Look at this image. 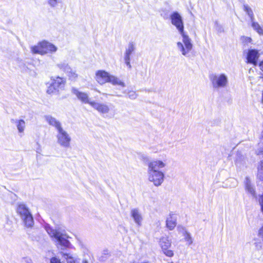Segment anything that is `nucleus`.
<instances>
[{
    "label": "nucleus",
    "mask_w": 263,
    "mask_h": 263,
    "mask_svg": "<svg viewBox=\"0 0 263 263\" xmlns=\"http://www.w3.org/2000/svg\"><path fill=\"white\" fill-rule=\"evenodd\" d=\"M166 163L160 160H153L147 164L148 180L155 186H160L163 182L164 174L161 170L166 166Z\"/></svg>",
    "instance_id": "nucleus-1"
},
{
    "label": "nucleus",
    "mask_w": 263,
    "mask_h": 263,
    "mask_svg": "<svg viewBox=\"0 0 263 263\" xmlns=\"http://www.w3.org/2000/svg\"><path fill=\"white\" fill-rule=\"evenodd\" d=\"M17 213L20 216L25 227L31 228L34 225V220L29 208L24 204H18Z\"/></svg>",
    "instance_id": "nucleus-2"
},
{
    "label": "nucleus",
    "mask_w": 263,
    "mask_h": 263,
    "mask_svg": "<svg viewBox=\"0 0 263 263\" xmlns=\"http://www.w3.org/2000/svg\"><path fill=\"white\" fill-rule=\"evenodd\" d=\"M58 50V47L46 41L39 43L36 45L31 47V51L34 54L45 55L47 53H54Z\"/></svg>",
    "instance_id": "nucleus-3"
},
{
    "label": "nucleus",
    "mask_w": 263,
    "mask_h": 263,
    "mask_svg": "<svg viewBox=\"0 0 263 263\" xmlns=\"http://www.w3.org/2000/svg\"><path fill=\"white\" fill-rule=\"evenodd\" d=\"M210 80L213 88L219 89L227 87L229 84V78L224 73H214L210 75Z\"/></svg>",
    "instance_id": "nucleus-4"
},
{
    "label": "nucleus",
    "mask_w": 263,
    "mask_h": 263,
    "mask_svg": "<svg viewBox=\"0 0 263 263\" xmlns=\"http://www.w3.org/2000/svg\"><path fill=\"white\" fill-rule=\"evenodd\" d=\"M45 228L49 236L57 240L58 242L57 245H60L64 248L69 247L70 243L67 239L66 235L61 233L56 230L53 229L49 225H46Z\"/></svg>",
    "instance_id": "nucleus-5"
},
{
    "label": "nucleus",
    "mask_w": 263,
    "mask_h": 263,
    "mask_svg": "<svg viewBox=\"0 0 263 263\" xmlns=\"http://www.w3.org/2000/svg\"><path fill=\"white\" fill-rule=\"evenodd\" d=\"M182 42H178L176 44L177 48L180 52L186 57H189V53L193 49V44L191 39L185 33L181 34Z\"/></svg>",
    "instance_id": "nucleus-6"
},
{
    "label": "nucleus",
    "mask_w": 263,
    "mask_h": 263,
    "mask_svg": "<svg viewBox=\"0 0 263 263\" xmlns=\"http://www.w3.org/2000/svg\"><path fill=\"white\" fill-rule=\"evenodd\" d=\"M56 138L58 144L64 148L70 147L71 137L63 128L57 132Z\"/></svg>",
    "instance_id": "nucleus-7"
},
{
    "label": "nucleus",
    "mask_w": 263,
    "mask_h": 263,
    "mask_svg": "<svg viewBox=\"0 0 263 263\" xmlns=\"http://www.w3.org/2000/svg\"><path fill=\"white\" fill-rule=\"evenodd\" d=\"M159 244L163 253L166 256L171 257L174 256V252L171 249L172 241L168 237H161L159 241Z\"/></svg>",
    "instance_id": "nucleus-8"
},
{
    "label": "nucleus",
    "mask_w": 263,
    "mask_h": 263,
    "mask_svg": "<svg viewBox=\"0 0 263 263\" xmlns=\"http://www.w3.org/2000/svg\"><path fill=\"white\" fill-rule=\"evenodd\" d=\"M172 24L175 26L179 33L181 34L184 32V25L181 16L178 12H174L170 15Z\"/></svg>",
    "instance_id": "nucleus-9"
},
{
    "label": "nucleus",
    "mask_w": 263,
    "mask_h": 263,
    "mask_svg": "<svg viewBox=\"0 0 263 263\" xmlns=\"http://www.w3.org/2000/svg\"><path fill=\"white\" fill-rule=\"evenodd\" d=\"M71 93L82 103L90 105V103L92 102V101H90L89 96L87 93L81 91L77 88L72 87Z\"/></svg>",
    "instance_id": "nucleus-10"
},
{
    "label": "nucleus",
    "mask_w": 263,
    "mask_h": 263,
    "mask_svg": "<svg viewBox=\"0 0 263 263\" xmlns=\"http://www.w3.org/2000/svg\"><path fill=\"white\" fill-rule=\"evenodd\" d=\"M90 105L101 114H107L110 110L108 105L106 103H99L92 101V102L90 103Z\"/></svg>",
    "instance_id": "nucleus-11"
},
{
    "label": "nucleus",
    "mask_w": 263,
    "mask_h": 263,
    "mask_svg": "<svg viewBox=\"0 0 263 263\" xmlns=\"http://www.w3.org/2000/svg\"><path fill=\"white\" fill-rule=\"evenodd\" d=\"M110 74L104 70H98L96 73L95 79L100 85L108 83Z\"/></svg>",
    "instance_id": "nucleus-12"
},
{
    "label": "nucleus",
    "mask_w": 263,
    "mask_h": 263,
    "mask_svg": "<svg viewBox=\"0 0 263 263\" xmlns=\"http://www.w3.org/2000/svg\"><path fill=\"white\" fill-rule=\"evenodd\" d=\"M259 56V54L257 50L255 49L249 50L247 57L248 63L256 65Z\"/></svg>",
    "instance_id": "nucleus-13"
},
{
    "label": "nucleus",
    "mask_w": 263,
    "mask_h": 263,
    "mask_svg": "<svg viewBox=\"0 0 263 263\" xmlns=\"http://www.w3.org/2000/svg\"><path fill=\"white\" fill-rule=\"evenodd\" d=\"M177 215L176 214L171 213L166 219V227L170 230H173L177 225Z\"/></svg>",
    "instance_id": "nucleus-14"
},
{
    "label": "nucleus",
    "mask_w": 263,
    "mask_h": 263,
    "mask_svg": "<svg viewBox=\"0 0 263 263\" xmlns=\"http://www.w3.org/2000/svg\"><path fill=\"white\" fill-rule=\"evenodd\" d=\"M46 122L51 126L54 127L56 130L59 131L61 129L63 128L61 122L58 120L56 118L50 116H46L45 117Z\"/></svg>",
    "instance_id": "nucleus-15"
},
{
    "label": "nucleus",
    "mask_w": 263,
    "mask_h": 263,
    "mask_svg": "<svg viewBox=\"0 0 263 263\" xmlns=\"http://www.w3.org/2000/svg\"><path fill=\"white\" fill-rule=\"evenodd\" d=\"M61 254L62 255L64 259L66 260L67 263H88V261L86 260L83 259L81 261L80 259L77 258L72 254L64 253L63 252H61Z\"/></svg>",
    "instance_id": "nucleus-16"
},
{
    "label": "nucleus",
    "mask_w": 263,
    "mask_h": 263,
    "mask_svg": "<svg viewBox=\"0 0 263 263\" xmlns=\"http://www.w3.org/2000/svg\"><path fill=\"white\" fill-rule=\"evenodd\" d=\"M51 80L52 81V84L59 91L60 89H62L64 87L66 81L64 78L59 77L55 78L52 77Z\"/></svg>",
    "instance_id": "nucleus-17"
},
{
    "label": "nucleus",
    "mask_w": 263,
    "mask_h": 263,
    "mask_svg": "<svg viewBox=\"0 0 263 263\" xmlns=\"http://www.w3.org/2000/svg\"><path fill=\"white\" fill-rule=\"evenodd\" d=\"M130 214L135 223L138 226H141L142 221V217L139 211L137 209H132L130 212Z\"/></svg>",
    "instance_id": "nucleus-18"
},
{
    "label": "nucleus",
    "mask_w": 263,
    "mask_h": 263,
    "mask_svg": "<svg viewBox=\"0 0 263 263\" xmlns=\"http://www.w3.org/2000/svg\"><path fill=\"white\" fill-rule=\"evenodd\" d=\"M245 186L246 190L247 191L250 193L253 197L256 198V195L255 193V189L253 185L252 184L251 181L250 179L247 177L245 180Z\"/></svg>",
    "instance_id": "nucleus-19"
},
{
    "label": "nucleus",
    "mask_w": 263,
    "mask_h": 263,
    "mask_svg": "<svg viewBox=\"0 0 263 263\" xmlns=\"http://www.w3.org/2000/svg\"><path fill=\"white\" fill-rule=\"evenodd\" d=\"M12 122H13L18 130V132L20 134H22L24 133L25 127H26V123L23 120H12Z\"/></svg>",
    "instance_id": "nucleus-20"
},
{
    "label": "nucleus",
    "mask_w": 263,
    "mask_h": 263,
    "mask_svg": "<svg viewBox=\"0 0 263 263\" xmlns=\"http://www.w3.org/2000/svg\"><path fill=\"white\" fill-rule=\"evenodd\" d=\"M108 83H111L112 85H119L124 87L125 86V83L121 80L119 78L110 74Z\"/></svg>",
    "instance_id": "nucleus-21"
},
{
    "label": "nucleus",
    "mask_w": 263,
    "mask_h": 263,
    "mask_svg": "<svg viewBox=\"0 0 263 263\" xmlns=\"http://www.w3.org/2000/svg\"><path fill=\"white\" fill-rule=\"evenodd\" d=\"M251 22V26L259 35H263V28L255 20Z\"/></svg>",
    "instance_id": "nucleus-22"
},
{
    "label": "nucleus",
    "mask_w": 263,
    "mask_h": 263,
    "mask_svg": "<svg viewBox=\"0 0 263 263\" xmlns=\"http://www.w3.org/2000/svg\"><path fill=\"white\" fill-rule=\"evenodd\" d=\"M66 73L67 76L69 78V79L72 81H75L78 78V74L76 73V71L75 70L72 69L71 67L69 70H68Z\"/></svg>",
    "instance_id": "nucleus-23"
},
{
    "label": "nucleus",
    "mask_w": 263,
    "mask_h": 263,
    "mask_svg": "<svg viewBox=\"0 0 263 263\" xmlns=\"http://www.w3.org/2000/svg\"><path fill=\"white\" fill-rule=\"evenodd\" d=\"M135 50V46L133 43H129L125 53V57L130 58V55Z\"/></svg>",
    "instance_id": "nucleus-24"
},
{
    "label": "nucleus",
    "mask_w": 263,
    "mask_h": 263,
    "mask_svg": "<svg viewBox=\"0 0 263 263\" xmlns=\"http://www.w3.org/2000/svg\"><path fill=\"white\" fill-rule=\"evenodd\" d=\"M243 8L245 12L250 17L251 22L254 21L255 18L252 9L248 5H244Z\"/></svg>",
    "instance_id": "nucleus-25"
},
{
    "label": "nucleus",
    "mask_w": 263,
    "mask_h": 263,
    "mask_svg": "<svg viewBox=\"0 0 263 263\" xmlns=\"http://www.w3.org/2000/svg\"><path fill=\"white\" fill-rule=\"evenodd\" d=\"M57 66L61 70L66 72L68 70L70 69V67L66 62H62L58 63Z\"/></svg>",
    "instance_id": "nucleus-26"
},
{
    "label": "nucleus",
    "mask_w": 263,
    "mask_h": 263,
    "mask_svg": "<svg viewBox=\"0 0 263 263\" xmlns=\"http://www.w3.org/2000/svg\"><path fill=\"white\" fill-rule=\"evenodd\" d=\"M183 236L185 241H186L187 244L188 245H191L193 243V238L189 232H188L186 231H185V232L183 233Z\"/></svg>",
    "instance_id": "nucleus-27"
},
{
    "label": "nucleus",
    "mask_w": 263,
    "mask_h": 263,
    "mask_svg": "<svg viewBox=\"0 0 263 263\" xmlns=\"http://www.w3.org/2000/svg\"><path fill=\"white\" fill-rule=\"evenodd\" d=\"M257 178L261 181H263V160L258 168Z\"/></svg>",
    "instance_id": "nucleus-28"
},
{
    "label": "nucleus",
    "mask_w": 263,
    "mask_h": 263,
    "mask_svg": "<svg viewBox=\"0 0 263 263\" xmlns=\"http://www.w3.org/2000/svg\"><path fill=\"white\" fill-rule=\"evenodd\" d=\"M59 91L57 88L51 83L47 89V93L48 94H52Z\"/></svg>",
    "instance_id": "nucleus-29"
},
{
    "label": "nucleus",
    "mask_w": 263,
    "mask_h": 263,
    "mask_svg": "<svg viewBox=\"0 0 263 263\" xmlns=\"http://www.w3.org/2000/svg\"><path fill=\"white\" fill-rule=\"evenodd\" d=\"M127 96L129 98H130V99H132V100L135 99L137 97V95L136 92L135 91H132V90L129 91L128 92Z\"/></svg>",
    "instance_id": "nucleus-30"
},
{
    "label": "nucleus",
    "mask_w": 263,
    "mask_h": 263,
    "mask_svg": "<svg viewBox=\"0 0 263 263\" xmlns=\"http://www.w3.org/2000/svg\"><path fill=\"white\" fill-rule=\"evenodd\" d=\"M59 2L60 0H47L48 4L52 7H55Z\"/></svg>",
    "instance_id": "nucleus-31"
},
{
    "label": "nucleus",
    "mask_w": 263,
    "mask_h": 263,
    "mask_svg": "<svg viewBox=\"0 0 263 263\" xmlns=\"http://www.w3.org/2000/svg\"><path fill=\"white\" fill-rule=\"evenodd\" d=\"M256 153L257 155H263V143L259 144V147L256 151Z\"/></svg>",
    "instance_id": "nucleus-32"
},
{
    "label": "nucleus",
    "mask_w": 263,
    "mask_h": 263,
    "mask_svg": "<svg viewBox=\"0 0 263 263\" xmlns=\"http://www.w3.org/2000/svg\"><path fill=\"white\" fill-rule=\"evenodd\" d=\"M241 39H242V41L243 42H245V43H246L247 44L251 43V41H252V39L250 37H249L243 36L241 38Z\"/></svg>",
    "instance_id": "nucleus-33"
},
{
    "label": "nucleus",
    "mask_w": 263,
    "mask_h": 263,
    "mask_svg": "<svg viewBox=\"0 0 263 263\" xmlns=\"http://www.w3.org/2000/svg\"><path fill=\"white\" fill-rule=\"evenodd\" d=\"M130 58L124 57V61H125V64L129 68H131V65L130 64Z\"/></svg>",
    "instance_id": "nucleus-34"
},
{
    "label": "nucleus",
    "mask_w": 263,
    "mask_h": 263,
    "mask_svg": "<svg viewBox=\"0 0 263 263\" xmlns=\"http://www.w3.org/2000/svg\"><path fill=\"white\" fill-rule=\"evenodd\" d=\"M50 263H61V262L60 259L54 257L51 258Z\"/></svg>",
    "instance_id": "nucleus-35"
},
{
    "label": "nucleus",
    "mask_w": 263,
    "mask_h": 263,
    "mask_svg": "<svg viewBox=\"0 0 263 263\" xmlns=\"http://www.w3.org/2000/svg\"><path fill=\"white\" fill-rule=\"evenodd\" d=\"M259 201L261 207V211L263 213V195L260 196Z\"/></svg>",
    "instance_id": "nucleus-36"
},
{
    "label": "nucleus",
    "mask_w": 263,
    "mask_h": 263,
    "mask_svg": "<svg viewBox=\"0 0 263 263\" xmlns=\"http://www.w3.org/2000/svg\"><path fill=\"white\" fill-rule=\"evenodd\" d=\"M258 234L259 236L263 239V226L259 229Z\"/></svg>",
    "instance_id": "nucleus-37"
},
{
    "label": "nucleus",
    "mask_w": 263,
    "mask_h": 263,
    "mask_svg": "<svg viewBox=\"0 0 263 263\" xmlns=\"http://www.w3.org/2000/svg\"><path fill=\"white\" fill-rule=\"evenodd\" d=\"M259 67L260 69L263 71V61L259 63Z\"/></svg>",
    "instance_id": "nucleus-38"
},
{
    "label": "nucleus",
    "mask_w": 263,
    "mask_h": 263,
    "mask_svg": "<svg viewBox=\"0 0 263 263\" xmlns=\"http://www.w3.org/2000/svg\"><path fill=\"white\" fill-rule=\"evenodd\" d=\"M161 16H162L164 18H167V15L163 14L162 13H161Z\"/></svg>",
    "instance_id": "nucleus-39"
}]
</instances>
